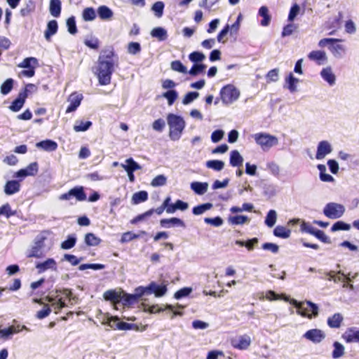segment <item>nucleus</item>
Here are the masks:
<instances>
[{
	"instance_id": "obj_46",
	"label": "nucleus",
	"mask_w": 359,
	"mask_h": 359,
	"mask_svg": "<svg viewBox=\"0 0 359 359\" xmlns=\"http://www.w3.org/2000/svg\"><path fill=\"white\" fill-rule=\"evenodd\" d=\"M16 215V211L11 210L9 203H5L0 207V216L4 215L6 218H9L11 216Z\"/></svg>"
},
{
	"instance_id": "obj_36",
	"label": "nucleus",
	"mask_w": 359,
	"mask_h": 359,
	"mask_svg": "<svg viewBox=\"0 0 359 359\" xmlns=\"http://www.w3.org/2000/svg\"><path fill=\"white\" fill-rule=\"evenodd\" d=\"M122 304L125 306H129L137 302L135 296L133 294H128L122 290L121 296Z\"/></svg>"
},
{
	"instance_id": "obj_37",
	"label": "nucleus",
	"mask_w": 359,
	"mask_h": 359,
	"mask_svg": "<svg viewBox=\"0 0 359 359\" xmlns=\"http://www.w3.org/2000/svg\"><path fill=\"white\" fill-rule=\"evenodd\" d=\"M148 199V194L146 191H140L133 194L132 196V203L139 204Z\"/></svg>"
},
{
	"instance_id": "obj_11",
	"label": "nucleus",
	"mask_w": 359,
	"mask_h": 359,
	"mask_svg": "<svg viewBox=\"0 0 359 359\" xmlns=\"http://www.w3.org/2000/svg\"><path fill=\"white\" fill-rule=\"evenodd\" d=\"M251 344L250 337L247 335H241L237 338H233L231 339V346L236 349L239 350H245L247 349Z\"/></svg>"
},
{
	"instance_id": "obj_47",
	"label": "nucleus",
	"mask_w": 359,
	"mask_h": 359,
	"mask_svg": "<svg viewBox=\"0 0 359 359\" xmlns=\"http://www.w3.org/2000/svg\"><path fill=\"white\" fill-rule=\"evenodd\" d=\"M13 83L14 81L13 79H7L1 86V94H8L13 88Z\"/></svg>"
},
{
	"instance_id": "obj_26",
	"label": "nucleus",
	"mask_w": 359,
	"mask_h": 359,
	"mask_svg": "<svg viewBox=\"0 0 359 359\" xmlns=\"http://www.w3.org/2000/svg\"><path fill=\"white\" fill-rule=\"evenodd\" d=\"M229 163L233 167H241L243 165V158L241 156L238 151L233 150L231 151Z\"/></svg>"
},
{
	"instance_id": "obj_49",
	"label": "nucleus",
	"mask_w": 359,
	"mask_h": 359,
	"mask_svg": "<svg viewBox=\"0 0 359 359\" xmlns=\"http://www.w3.org/2000/svg\"><path fill=\"white\" fill-rule=\"evenodd\" d=\"M277 215L276 212L274 210H270L265 219V224L269 227H272L274 226L276 222Z\"/></svg>"
},
{
	"instance_id": "obj_13",
	"label": "nucleus",
	"mask_w": 359,
	"mask_h": 359,
	"mask_svg": "<svg viewBox=\"0 0 359 359\" xmlns=\"http://www.w3.org/2000/svg\"><path fill=\"white\" fill-rule=\"evenodd\" d=\"M304 337L315 344H318L325 339V335L319 329H311L304 333Z\"/></svg>"
},
{
	"instance_id": "obj_44",
	"label": "nucleus",
	"mask_w": 359,
	"mask_h": 359,
	"mask_svg": "<svg viewBox=\"0 0 359 359\" xmlns=\"http://www.w3.org/2000/svg\"><path fill=\"white\" fill-rule=\"evenodd\" d=\"M35 8L34 2L29 1L23 8H21L20 14L23 17L28 16L34 11Z\"/></svg>"
},
{
	"instance_id": "obj_8",
	"label": "nucleus",
	"mask_w": 359,
	"mask_h": 359,
	"mask_svg": "<svg viewBox=\"0 0 359 359\" xmlns=\"http://www.w3.org/2000/svg\"><path fill=\"white\" fill-rule=\"evenodd\" d=\"M34 86V85L32 83L26 85L25 88L19 93L18 97L11 102L9 109L15 112L20 111L22 108L25 100L28 97V88H33Z\"/></svg>"
},
{
	"instance_id": "obj_27",
	"label": "nucleus",
	"mask_w": 359,
	"mask_h": 359,
	"mask_svg": "<svg viewBox=\"0 0 359 359\" xmlns=\"http://www.w3.org/2000/svg\"><path fill=\"white\" fill-rule=\"evenodd\" d=\"M36 146L38 148H41L45 151H55L57 148V144L51 140H46L37 142Z\"/></svg>"
},
{
	"instance_id": "obj_54",
	"label": "nucleus",
	"mask_w": 359,
	"mask_h": 359,
	"mask_svg": "<svg viewBox=\"0 0 359 359\" xmlns=\"http://www.w3.org/2000/svg\"><path fill=\"white\" fill-rule=\"evenodd\" d=\"M351 229V226L348 224L345 223L343 221H337L331 227L332 231H348Z\"/></svg>"
},
{
	"instance_id": "obj_32",
	"label": "nucleus",
	"mask_w": 359,
	"mask_h": 359,
	"mask_svg": "<svg viewBox=\"0 0 359 359\" xmlns=\"http://www.w3.org/2000/svg\"><path fill=\"white\" fill-rule=\"evenodd\" d=\"M299 309H304L307 311H311V315L313 316H316L318 313V306L309 301H307L305 304H299L297 306Z\"/></svg>"
},
{
	"instance_id": "obj_2",
	"label": "nucleus",
	"mask_w": 359,
	"mask_h": 359,
	"mask_svg": "<svg viewBox=\"0 0 359 359\" xmlns=\"http://www.w3.org/2000/svg\"><path fill=\"white\" fill-rule=\"evenodd\" d=\"M167 121L169 126V137L172 141L180 139L186 123L183 118L174 114H168Z\"/></svg>"
},
{
	"instance_id": "obj_20",
	"label": "nucleus",
	"mask_w": 359,
	"mask_h": 359,
	"mask_svg": "<svg viewBox=\"0 0 359 359\" xmlns=\"http://www.w3.org/2000/svg\"><path fill=\"white\" fill-rule=\"evenodd\" d=\"M170 201H168L167 213L172 214L176 212L177 210L181 211L186 210L189 205L187 203L182 201V200H177L175 203H170Z\"/></svg>"
},
{
	"instance_id": "obj_15",
	"label": "nucleus",
	"mask_w": 359,
	"mask_h": 359,
	"mask_svg": "<svg viewBox=\"0 0 359 359\" xmlns=\"http://www.w3.org/2000/svg\"><path fill=\"white\" fill-rule=\"evenodd\" d=\"M341 337L346 343L359 344V330H356L355 327H349L342 334Z\"/></svg>"
},
{
	"instance_id": "obj_40",
	"label": "nucleus",
	"mask_w": 359,
	"mask_h": 359,
	"mask_svg": "<svg viewBox=\"0 0 359 359\" xmlns=\"http://www.w3.org/2000/svg\"><path fill=\"white\" fill-rule=\"evenodd\" d=\"M322 77L325 81L329 83L330 85H333L335 82V76L332 73L330 68H325L321 71L320 73Z\"/></svg>"
},
{
	"instance_id": "obj_51",
	"label": "nucleus",
	"mask_w": 359,
	"mask_h": 359,
	"mask_svg": "<svg viewBox=\"0 0 359 359\" xmlns=\"http://www.w3.org/2000/svg\"><path fill=\"white\" fill-rule=\"evenodd\" d=\"M66 25L67 27V30L71 34H76L78 32L76 25V20L74 16H71L69 18H67Z\"/></svg>"
},
{
	"instance_id": "obj_50",
	"label": "nucleus",
	"mask_w": 359,
	"mask_h": 359,
	"mask_svg": "<svg viewBox=\"0 0 359 359\" xmlns=\"http://www.w3.org/2000/svg\"><path fill=\"white\" fill-rule=\"evenodd\" d=\"M163 96L167 99L169 105H172L178 97V94L175 90H169L163 93Z\"/></svg>"
},
{
	"instance_id": "obj_6",
	"label": "nucleus",
	"mask_w": 359,
	"mask_h": 359,
	"mask_svg": "<svg viewBox=\"0 0 359 359\" xmlns=\"http://www.w3.org/2000/svg\"><path fill=\"white\" fill-rule=\"evenodd\" d=\"M220 98L225 104H229L236 101L240 93L236 88L232 85H226L220 90Z\"/></svg>"
},
{
	"instance_id": "obj_30",
	"label": "nucleus",
	"mask_w": 359,
	"mask_h": 359,
	"mask_svg": "<svg viewBox=\"0 0 359 359\" xmlns=\"http://www.w3.org/2000/svg\"><path fill=\"white\" fill-rule=\"evenodd\" d=\"M273 234L278 238H287L290 236L291 230L285 226L278 225L273 229Z\"/></svg>"
},
{
	"instance_id": "obj_18",
	"label": "nucleus",
	"mask_w": 359,
	"mask_h": 359,
	"mask_svg": "<svg viewBox=\"0 0 359 359\" xmlns=\"http://www.w3.org/2000/svg\"><path fill=\"white\" fill-rule=\"evenodd\" d=\"M332 152L330 144L325 140L319 142L317 148L316 158L318 160L323 159L326 155Z\"/></svg>"
},
{
	"instance_id": "obj_56",
	"label": "nucleus",
	"mask_w": 359,
	"mask_h": 359,
	"mask_svg": "<svg viewBox=\"0 0 359 359\" xmlns=\"http://www.w3.org/2000/svg\"><path fill=\"white\" fill-rule=\"evenodd\" d=\"M44 256L43 250L33 245L29 250L27 257L29 258H42Z\"/></svg>"
},
{
	"instance_id": "obj_10",
	"label": "nucleus",
	"mask_w": 359,
	"mask_h": 359,
	"mask_svg": "<svg viewBox=\"0 0 359 359\" xmlns=\"http://www.w3.org/2000/svg\"><path fill=\"white\" fill-rule=\"evenodd\" d=\"M342 20V13L339 12L337 16L329 18L324 25L325 30L328 31L329 35H332L340 28Z\"/></svg>"
},
{
	"instance_id": "obj_63",
	"label": "nucleus",
	"mask_w": 359,
	"mask_h": 359,
	"mask_svg": "<svg viewBox=\"0 0 359 359\" xmlns=\"http://www.w3.org/2000/svg\"><path fill=\"white\" fill-rule=\"evenodd\" d=\"M199 96V93L198 92H189L185 95L182 100V103L184 105L189 104L192 102L195 99H196Z\"/></svg>"
},
{
	"instance_id": "obj_35",
	"label": "nucleus",
	"mask_w": 359,
	"mask_h": 359,
	"mask_svg": "<svg viewBox=\"0 0 359 359\" xmlns=\"http://www.w3.org/2000/svg\"><path fill=\"white\" fill-rule=\"evenodd\" d=\"M102 240L93 233H87L85 235L84 242L88 246H97Z\"/></svg>"
},
{
	"instance_id": "obj_57",
	"label": "nucleus",
	"mask_w": 359,
	"mask_h": 359,
	"mask_svg": "<svg viewBox=\"0 0 359 359\" xmlns=\"http://www.w3.org/2000/svg\"><path fill=\"white\" fill-rule=\"evenodd\" d=\"M248 220V217L245 215H236L233 217H230L229 218V222L231 224H243L245 223Z\"/></svg>"
},
{
	"instance_id": "obj_61",
	"label": "nucleus",
	"mask_w": 359,
	"mask_h": 359,
	"mask_svg": "<svg viewBox=\"0 0 359 359\" xmlns=\"http://www.w3.org/2000/svg\"><path fill=\"white\" fill-rule=\"evenodd\" d=\"M205 55L198 51H194L189 54V58L193 62H202L205 59Z\"/></svg>"
},
{
	"instance_id": "obj_43",
	"label": "nucleus",
	"mask_w": 359,
	"mask_h": 359,
	"mask_svg": "<svg viewBox=\"0 0 359 359\" xmlns=\"http://www.w3.org/2000/svg\"><path fill=\"white\" fill-rule=\"evenodd\" d=\"M126 165H122V167L126 172H134L140 169V165L135 162L132 158L126 160Z\"/></svg>"
},
{
	"instance_id": "obj_5",
	"label": "nucleus",
	"mask_w": 359,
	"mask_h": 359,
	"mask_svg": "<svg viewBox=\"0 0 359 359\" xmlns=\"http://www.w3.org/2000/svg\"><path fill=\"white\" fill-rule=\"evenodd\" d=\"M257 144L264 150H269L273 146L278 144V138L272 135L266 133H257L252 135Z\"/></svg>"
},
{
	"instance_id": "obj_17",
	"label": "nucleus",
	"mask_w": 359,
	"mask_h": 359,
	"mask_svg": "<svg viewBox=\"0 0 359 359\" xmlns=\"http://www.w3.org/2000/svg\"><path fill=\"white\" fill-rule=\"evenodd\" d=\"M308 58L315 62L318 65L325 64L327 60L326 53L324 50H313L309 53Z\"/></svg>"
},
{
	"instance_id": "obj_29",
	"label": "nucleus",
	"mask_w": 359,
	"mask_h": 359,
	"mask_svg": "<svg viewBox=\"0 0 359 359\" xmlns=\"http://www.w3.org/2000/svg\"><path fill=\"white\" fill-rule=\"evenodd\" d=\"M208 187L207 182H194L191 184V189L198 195L204 194L207 191Z\"/></svg>"
},
{
	"instance_id": "obj_31",
	"label": "nucleus",
	"mask_w": 359,
	"mask_h": 359,
	"mask_svg": "<svg viewBox=\"0 0 359 359\" xmlns=\"http://www.w3.org/2000/svg\"><path fill=\"white\" fill-rule=\"evenodd\" d=\"M97 14L101 20H109L113 16L112 11L107 6H100L97 8Z\"/></svg>"
},
{
	"instance_id": "obj_1",
	"label": "nucleus",
	"mask_w": 359,
	"mask_h": 359,
	"mask_svg": "<svg viewBox=\"0 0 359 359\" xmlns=\"http://www.w3.org/2000/svg\"><path fill=\"white\" fill-rule=\"evenodd\" d=\"M118 67V57L112 46L101 50L98 57L95 74L100 86L111 83L115 68Z\"/></svg>"
},
{
	"instance_id": "obj_22",
	"label": "nucleus",
	"mask_w": 359,
	"mask_h": 359,
	"mask_svg": "<svg viewBox=\"0 0 359 359\" xmlns=\"http://www.w3.org/2000/svg\"><path fill=\"white\" fill-rule=\"evenodd\" d=\"M343 320V316L339 313H336L327 318V323L331 328H339Z\"/></svg>"
},
{
	"instance_id": "obj_7",
	"label": "nucleus",
	"mask_w": 359,
	"mask_h": 359,
	"mask_svg": "<svg viewBox=\"0 0 359 359\" xmlns=\"http://www.w3.org/2000/svg\"><path fill=\"white\" fill-rule=\"evenodd\" d=\"M344 205L336 203H329L323 209V214L330 219H338L344 215Z\"/></svg>"
},
{
	"instance_id": "obj_58",
	"label": "nucleus",
	"mask_w": 359,
	"mask_h": 359,
	"mask_svg": "<svg viewBox=\"0 0 359 359\" xmlns=\"http://www.w3.org/2000/svg\"><path fill=\"white\" fill-rule=\"evenodd\" d=\"M104 268L105 265L102 264H83L79 266V269L81 271L86 269L100 270L104 269Z\"/></svg>"
},
{
	"instance_id": "obj_19",
	"label": "nucleus",
	"mask_w": 359,
	"mask_h": 359,
	"mask_svg": "<svg viewBox=\"0 0 359 359\" xmlns=\"http://www.w3.org/2000/svg\"><path fill=\"white\" fill-rule=\"evenodd\" d=\"M122 291L117 292L115 290H108L103 294V297L106 301L110 302L114 305L121 302Z\"/></svg>"
},
{
	"instance_id": "obj_9",
	"label": "nucleus",
	"mask_w": 359,
	"mask_h": 359,
	"mask_svg": "<svg viewBox=\"0 0 359 359\" xmlns=\"http://www.w3.org/2000/svg\"><path fill=\"white\" fill-rule=\"evenodd\" d=\"M74 197L78 201H83L86 199V194L83 187H75L67 192L62 194L59 199L62 201H69Z\"/></svg>"
},
{
	"instance_id": "obj_16",
	"label": "nucleus",
	"mask_w": 359,
	"mask_h": 359,
	"mask_svg": "<svg viewBox=\"0 0 359 359\" xmlns=\"http://www.w3.org/2000/svg\"><path fill=\"white\" fill-rule=\"evenodd\" d=\"M160 225L163 228H170L172 226H180L182 228L186 227L185 222L182 219L177 217L161 219L160 220Z\"/></svg>"
},
{
	"instance_id": "obj_24",
	"label": "nucleus",
	"mask_w": 359,
	"mask_h": 359,
	"mask_svg": "<svg viewBox=\"0 0 359 359\" xmlns=\"http://www.w3.org/2000/svg\"><path fill=\"white\" fill-rule=\"evenodd\" d=\"M57 29L58 25L57 21L55 20L49 21L44 32L46 39L49 41L50 40V37L57 33Z\"/></svg>"
},
{
	"instance_id": "obj_55",
	"label": "nucleus",
	"mask_w": 359,
	"mask_h": 359,
	"mask_svg": "<svg viewBox=\"0 0 359 359\" xmlns=\"http://www.w3.org/2000/svg\"><path fill=\"white\" fill-rule=\"evenodd\" d=\"M171 69L173 71L186 74L187 72V67L180 60H174L170 64Z\"/></svg>"
},
{
	"instance_id": "obj_41",
	"label": "nucleus",
	"mask_w": 359,
	"mask_h": 359,
	"mask_svg": "<svg viewBox=\"0 0 359 359\" xmlns=\"http://www.w3.org/2000/svg\"><path fill=\"white\" fill-rule=\"evenodd\" d=\"M92 124V122L90 121H77L74 126V130L76 132H84L88 130Z\"/></svg>"
},
{
	"instance_id": "obj_64",
	"label": "nucleus",
	"mask_w": 359,
	"mask_h": 359,
	"mask_svg": "<svg viewBox=\"0 0 359 359\" xmlns=\"http://www.w3.org/2000/svg\"><path fill=\"white\" fill-rule=\"evenodd\" d=\"M25 169L29 176H34L39 171V164L37 162L31 163Z\"/></svg>"
},
{
	"instance_id": "obj_4",
	"label": "nucleus",
	"mask_w": 359,
	"mask_h": 359,
	"mask_svg": "<svg viewBox=\"0 0 359 359\" xmlns=\"http://www.w3.org/2000/svg\"><path fill=\"white\" fill-rule=\"evenodd\" d=\"M342 39L334 38H325L319 41L318 46L321 48L325 47L329 44V50L335 57H341L346 51V48L344 45L339 44Z\"/></svg>"
},
{
	"instance_id": "obj_25",
	"label": "nucleus",
	"mask_w": 359,
	"mask_h": 359,
	"mask_svg": "<svg viewBox=\"0 0 359 359\" xmlns=\"http://www.w3.org/2000/svg\"><path fill=\"white\" fill-rule=\"evenodd\" d=\"M143 311L149 313H156L165 311V309L172 310L173 306L172 305H166L165 308L159 307L158 304L149 306L144 303H142Z\"/></svg>"
},
{
	"instance_id": "obj_12",
	"label": "nucleus",
	"mask_w": 359,
	"mask_h": 359,
	"mask_svg": "<svg viewBox=\"0 0 359 359\" xmlns=\"http://www.w3.org/2000/svg\"><path fill=\"white\" fill-rule=\"evenodd\" d=\"M36 269L39 273H43L48 270L57 271V264L53 258H48L42 262H38L36 264Z\"/></svg>"
},
{
	"instance_id": "obj_62",
	"label": "nucleus",
	"mask_w": 359,
	"mask_h": 359,
	"mask_svg": "<svg viewBox=\"0 0 359 359\" xmlns=\"http://www.w3.org/2000/svg\"><path fill=\"white\" fill-rule=\"evenodd\" d=\"M166 181L167 179L163 175H158L152 180L151 185L152 187L163 186L166 184Z\"/></svg>"
},
{
	"instance_id": "obj_23",
	"label": "nucleus",
	"mask_w": 359,
	"mask_h": 359,
	"mask_svg": "<svg viewBox=\"0 0 359 359\" xmlns=\"http://www.w3.org/2000/svg\"><path fill=\"white\" fill-rule=\"evenodd\" d=\"M20 189V184L16 180L8 181L4 186V192L7 195H12L18 192Z\"/></svg>"
},
{
	"instance_id": "obj_28",
	"label": "nucleus",
	"mask_w": 359,
	"mask_h": 359,
	"mask_svg": "<svg viewBox=\"0 0 359 359\" xmlns=\"http://www.w3.org/2000/svg\"><path fill=\"white\" fill-rule=\"evenodd\" d=\"M151 36L154 38H156L158 41H165L168 38L167 31L161 27L154 28L151 31Z\"/></svg>"
},
{
	"instance_id": "obj_21",
	"label": "nucleus",
	"mask_w": 359,
	"mask_h": 359,
	"mask_svg": "<svg viewBox=\"0 0 359 359\" xmlns=\"http://www.w3.org/2000/svg\"><path fill=\"white\" fill-rule=\"evenodd\" d=\"M148 287H150V290H149V294L154 293L156 297H161L163 296L167 291V287L165 285H157L155 282L150 283L148 285Z\"/></svg>"
},
{
	"instance_id": "obj_14",
	"label": "nucleus",
	"mask_w": 359,
	"mask_h": 359,
	"mask_svg": "<svg viewBox=\"0 0 359 359\" xmlns=\"http://www.w3.org/2000/svg\"><path fill=\"white\" fill-rule=\"evenodd\" d=\"M83 99V96L81 94H78L76 93H72L69 98L68 101L70 102L67 108L66 109L65 112L67 114L74 111L81 104V102Z\"/></svg>"
},
{
	"instance_id": "obj_48",
	"label": "nucleus",
	"mask_w": 359,
	"mask_h": 359,
	"mask_svg": "<svg viewBox=\"0 0 359 359\" xmlns=\"http://www.w3.org/2000/svg\"><path fill=\"white\" fill-rule=\"evenodd\" d=\"M212 204L210 203H203L197 206L194 207L192 212L194 215H199L203 214L208 210L212 208Z\"/></svg>"
},
{
	"instance_id": "obj_59",
	"label": "nucleus",
	"mask_w": 359,
	"mask_h": 359,
	"mask_svg": "<svg viewBox=\"0 0 359 359\" xmlns=\"http://www.w3.org/2000/svg\"><path fill=\"white\" fill-rule=\"evenodd\" d=\"M149 290H150V287H144V286H139L135 289V293L133 294L134 296H135V299L137 301L139 300L140 297H142L143 295L149 294Z\"/></svg>"
},
{
	"instance_id": "obj_34",
	"label": "nucleus",
	"mask_w": 359,
	"mask_h": 359,
	"mask_svg": "<svg viewBox=\"0 0 359 359\" xmlns=\"http://www.w3.org/2000/svg\"><path fill=\"white\" fill-rule=\"evenodd\" d=\"M61 9L60 0H50L49 10L53 16L55 18L59 17L61 13Z\"/></svg>"
},
{
	"instance_id": "obj_52",
	"label": "nucleus",
	"mask_w": 359,
	"mask_h": 359,
	"mask_svg": "<svg viewBox=\"0 0 359 359\" xmlns=\"http://www.w3.org/2000/svg\"><path fill=\"white\" fill-rule=\"evenodd\" d=\"M299 79L295 78L292 73L289 74L286 79V82L287 83V88L290 92H294L297 90V83H298Z\"/></svg>"
},
{
	"instance_id": "obj_38",
	"label": "nucleus",
	"mask_w": 359,
	"mask_h": 359,
	"mask_svg": "<svg viewBox=\"0 0 359 359\" xmlns=\"http://www.w3.org/2000/svg\"><path fill=\"white\" fill-rule=\"evenodd\" d=\"M96 18L95 10L93 7L85 8L82 12V18L84 21H93Z\"/></svg>"
},
{
	"instance_id": "obj_3",
	"label": "nucleus",
	"mask_w": 359,
	"mask_h": 359,
	"mask_svg": "<svg viewBox=\"0 0 359 359\" xmlns=\"http://www.w3.org/2000/svg\"><path fill=\"white\" fill-rule=\"evenodd\" d=\"M18 67L25 69L18 73L19 78H31L35 75V70L39 67V61L34 57H26L18 65Z\"/></svg>"
},
{
	"instance_id": "obj_53",
	"label": "nucleus",
	"mask_w": 359,
	"mask_h": 359,
	"mask_svg": "<svg viewBox=\"0 0 359 359\" xmlns=\"http://www.w3.org/2000/svg\"><path fill=\"white\" fill-rule=\"evenodd\" d=\"M154 213V210L153 208L144 212L142 214L138 215L133 219L130 220V224H136L137 222L144 220L148 217L151 216Z\"/></svg>"
},
{
	"instance_id": "obj_39",
	"label": "nucleus",
	"mask_w": 359,
	"mask_h": 359,
	"mask_svg": "<svg viewBox=\"0 0 359 359\" xmlns=\"http://www.w3.org/2000/svg\"><path fill=\"white\" fill-rule=\"evenodd\" d=\"M334 350L332 353L333 358L337 359L341 358L344 355V346L338 341H334L333 344Z\"/></svg>"
},
{
	"instance_id": "obj_60",
	"label": "nucleus",
	"mask_w": 359,
	"mask_h": 359,
	"mask_svg": "<svg viewBox=\"0 0 359 359\" xmlns=\"http://www.w3.org/2000/svg\"><path fill=\"white\" fill-rule=\"evenodd\" d=\"M164 9V4L162 1H157L152 6V11L155 13V15L160 18L163 15Z\"/></svg>"
},
{
	"instance_id": "obj_33",
	"label": "nucleus",
	"mask_w": 359,
	"mask_h": 359,
	"mask_svg": "<svg viewBox=\"0 0 359 359\" xmlns=\"http://www.w3.org/2000/svg\"><path fill=\"white\" fill-rule=\"evenodd\" d=\"M259 15L263 18L260 22V25L266 27L271 22V15L269 13V9L266 6H263L259 9Z\"/></svg>"
},
{
	"instance_id": "obj_45",
	"label": "nucleus",
	"mask_w": 359,
	"mask_h": 359,
	"mask_svg": "<svg viewBox=\"0 0 359 359\" xmlns=\"http://www.w3.org/2000/svg\"><path fill=\"white\" fill-rule=\"evenodd\" d=\"M76 243V238L74 235H69L67 240L61 243V248L64 250H69L74 247Z\"/></svg>"
},
{
	"instance_id": "obj_42",
	"label": "nucleus",
	"mask_w": 359,
	"mask_h": 359,
	"mask_svg": "<svg viewBox=\"0 0 359 359\" xmlns=\"http://www.w3.org/2000/svg\"><path fill=\"white\" fill-rule=\"evenodd\" d=\"M205 165L215 171H220L224 168V163L220 160H210L206 162Z\"/></svg>"
}]
</instances>
